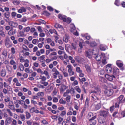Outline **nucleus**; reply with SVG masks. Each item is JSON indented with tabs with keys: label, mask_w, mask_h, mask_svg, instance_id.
<instances>
[{
	"label": "nucleus",
	"mask_w": 125,
	"mask_h": 125,
	"mask_svg": "<svg viewBox=\"0 0 125 125\" xmlns=\"http://www.w3.org/2000/svg\"><path fill=\"white\" fill-rule=\"evenodd\" d=\"M90 95H91V99L95 102H96L97 100H99V95L97 92L94 91H91L90 92Z\"/></svg>",
	"instance_id": "f257e3e1"
},
{
	"label": "nucleus",
	"mask_w": 125,
	"mask_h": 125,
	"mask_svg": "<svg viewBox=\"0 0 125 125\" xmlns=\"http://www.w3.org/2000/svg\"><path fill=\"white\" fill-rule=\"evenodd\" d=\"M3 85L4 88L3 89V92L5 94H7L11 89L10 86L7 83L5 82H4Z\"/></svg>",
	"instance_id": "f03ea898"
},
{
	"label": "nucleus",
	"mask_w": 125,
	"mask_h": 125,
	"mask_svg": "<svg viewBox=\"0 0 125 125\" xmlns=\"http://www.w3.org/2000/svg\"><path fill=\"white\" fill-rule=\"evenodd\" d=\"M94 51L93 50L89 49L88 51H86L85 52V55L89 58H91L92 57V55L94 54L95 55L94 52Z\"/></svg>",
	"instance_id": "7ed1b4c3"
},
{
	"label": "nucleus",
	"mask_w": 125,
	"mask_h": 125,
	"mask_svg": "<svg viewBox=\"0 0 125 125\" xmlns=\"http://www.w3.org/2000/svg\"><path fill=\"white\" fill-rule=\"evenodd\" d=\"M52 75L53 77L55 79H56L57 77V75L60 74V72L57 70L56 67H55L53 68L52 69Z\"/></svg>",
	"instance_id": "20e7f679"
},
{
	"label": "nucleus",
	"mask_w": 125,
	"mask_h": 125,
	"mask_svg": "<svg viewBox=\"0 0 125 125\" xmlns=\"http://www.w3.org/2000/svg\"><path fill=\"white\" fill-rule=\"evenodd\" d=\"M68 72L69 73L70 76H72L74 74V72L73 71V67L70 65L68 64L67 65Z\"/></svg>",
	"instance_id": "39448f33"
},
{
	"label": "nucleus",
	"mask_w": 125,
	"mask_h": 125,
	"mask_svg": "<svg viewBox=\"0 0 125 125\" xmlns=\"http://www.w3.org/2000/svg\"><path fill=\"white\" fill-rule=\"evenodd\" d=\"M117 100L119 103H123L125 102V97L123 95H121L117 98Z\"/></svg>",
	"instance_id": "423d86ee"
},
{
	"label": "nucleus",
	"mask_w": 125,
	"mask_h": 125,
	"mask_svg": "<svg viewBox=\"0 0 125 125\" xmlns=\"http://www.w3.org/2000/svg\"><path fill=\"white\" fill-rule=\"evenodd\" d=\"M113 92L112 90H106L104 91L105 95L107 96H109L111 95L113 93Z\"/></svg>",
	"instance_id": "0eeeda50"
},
{
	"label": "nucleus",
	"mask_w": 125,
	"mask_h": 125,
	"mask_svg": "<svg viewBox=\"0 0 125 125\" xmlns=\"http://www.w3.org/2000/svg\"><path fill=\"white\" fill-rule=\"evenodd\" d=\"M108 109H107L106 111H100V115L104 117H106L108 115Z\"/></svg>",
	"instance_id": "6e6552de"
},
{
	"label": "nucleus",
	"mask_w": 125,
	"mask_h": 125,
	"mask_svg": "<svg viewBox=\"0 0 125 125\" xmlns=\"http://www.w3.org/2000/svg\"><path fill=\"white\" fill-rule=\"evenodd\" d=\"M96 118V116H94L91 119H90L89 122L90 125H95L96 124V121L95 120Z\"/></svg>",
	"instance_id": "1a4fd4ad"
},
{
	"label": "nucleus",
	"mask_w": 125,
	"mask_h": 125,
	"mask_svg": "<svg viewBox=\"0 0 125 125\" xmlns=\"http://www.w3.org/2000/svg\"><path fill=\"white\" fill-rule=\"evenodd\" d=\"M10 63L11 65H13V68L14 70H16L17 68L16 63L14 60H10Z\"/></svg>",
	"instance_id": "9d476101"
},
{
	"label": "nucleus",
	"mask_w": 125,
	"mask_h": 125,
	"mask_svg": "<svg viewBox=\"0 0 125 125\" xmlns=\"http://www.w3.org/2000/svg\"><path fill=\"white\" fill-rule=\"evenodd\" d=\"M106 71L108 73H110L112 71L111 68V64H109L106 66L105 68Z\"/></svg>",
	"instance_id": "9b49d317"
},
{
	"label": "nucleus",
	"mask_w": 125,
	"mask_h": 125,
	"mask_svg": "<svg viewBox=\"0 0 125 125\" xmlns=\"http://www.w3.org/2000/svg\"><path fill=\"white\" fill-rule=\"evenodd\" d=\"M13 81L14 82L13 84L15 83V85L17 86H20L21 85V84L19 82L17 78H14L13 80Z\"/></svg>",
	"instance_id": "f8f14e48"
},
{
	"label": "nucleus",
	"mask_w": 125,
	"mask_h": 125,
	"mask_svg": "<svg viewBox=\"0 0 125 125\" xmlns=\"http://www.w3.org/2000/svg\"><path fill=\"white\" fill-rule=\"evenodd\" d=\"M54 26L55 28L60 29V30L62 31V33H63L64 32V31L63 28L61 25L59 24L58 23H55Z\"/></svg>",
	"instance_id": "ddd939ff"
},
{
	"label": "nucleus",
	"mask_w": 125,
	"mask_h": 125,
	"mask_svg": "<svg viewBox=\"0 0 125 125\" xmlns=\"http://www.w3.org/2000/svg\"><path fill=\"white\" fill-rule=\"evenodd\" d=\"M105 77L106 79L110 81H112L113 78H115V77L114 75L110 76L108 74H107L105 75Z\"/></svg>",
	"instance_id": "4468645a"
},
{
	"label": "nucleus",
	"mask_w": 125,
	"mask_h": 125,
	"mask_svg": "<svg viewBox=\"0 0 125 125\" xmlns=\"http://www.w3.org/2000/svg\"><path fill=\"white\" fill-rule=\"evenodd\" d=\"M75 59L78 63H82L84 60L82 58H80L78 56H76Z\"/></svg>",
	"instance_id": "2eb2a0df"
},
{
	"label": "nucleus",
	"mask_w": 125,
	"mask_h": 125,
	"mask_svg": "<svg viewBox=\"0 0 125 125\" xmlns=\"http://www.w3.org/2000/svg\"><path fill=\"white\" fill-rule=\"evenodd\" d=\"M70 31L72 32H73L76 31V28L73 24H71L70 25Z\"/></svg>",
	"instance_id": "dca6fc26"
},
{
	"label": "nucleus",
	"mask_w": 125,
	"mask_h": 125,
	"mask_svg": "<svg viewBox=\"0 0 125 125\" xmlns=\"http://www.w3.org/2000/svg\"><path fill=\"white\" fill-rule=\"evenodd\" d=\"M16 33V30L15 29L10 30L8 32V34L10 35H12L15 34Z\"/></svg>",
	"instance_id": "f3484780"
},
{
	"label": "nucleus",
	"mask_w": 125,
	"mask_h": 125,
	"mask_svg": "<svg viewBox=\"0 0 125 125\" xmlns=\"http://www.w3.org/2000/svg\"><path fill=\"white\" fill-rule=\"evenodd\" d=\"M102 55L103 57V58L102 61V62L103 64H105L107 63L106 61V58L105 56V54L104 53H102Z\"/></svg>",
	"instance_id": "a211bd4d"
},
{
	"label": "nucleus",
	"mask_w": 125,
	"mask_h": 125,
	"mask_svg": "<svg viewBox=\"0 0 125 125\" xmlns=\"http://www.w3.org/2000/svg\"><path fill=\"white\" fill-rule=\"evenodd\" d=\"M9 24L14 27H17L18 25V24L17 23L12 21H10L9 22Z\"/></svg>",
	"instance_id": "6ab92c4d"
},
{
	"label": "nucleus",
	"mask_w": 125,
	"mask_h": 125,
	"mask_svg": "<svg viewBox=\"0 0 125 125\" xmlns=\"http://www.w3.org/2000/svg\"><path fill=\"white\" fill-rule=\"evenodd\" d=\"M23 52L22 51L19 53V55L20 57L21 58H20L19 60L21 62H25V60L23 58L22 56L21 55V53H23Z\"/></svg>",
	"instance_id": "aec40b11"
},
{
	"label": "nucleus",
	"mask_w": 125,
	"mask_h": 125,
	"mask_svg": "<svg viewBox=\"0 0 125 125\" xmlns=\"http://www.w3.org/2000/svg\"><path fill=\"white\" fill-rule=\"evenodd\" d=\"M69 36L66 35H65V36L63 37V41L66 42H67L68 41V39H69Z\"/></svg>",
	"instance_id": "412c9836"
},
{
	"label": "nucleus",
	"mask_w": 125,
	"mask_h": 125,
	"mask_svg": "<svg viewBox=\"0 0 125 125\" xmlns=\"http://www.w3.org/2000/svg\"><path fill=\"white\" fill-rule=\"evenodd\" d=\"M116 64L119 67H121L123 65V63L122 62L118 60L116 61Z\"/></svg>",
	"instance_id": "4be33fe9"
},
{
	"label": "nucleus",
	"mask_w": 125,
	"mask_h": 125,
	"mask_svg": "<svg viewBox=\"0 0 125 125\" xmlns=\"http://www.w3.org/2000/svg\"><path fill=\"white\" fill-rule=\"evenodd\" d=\"M100 49L102 51H105L107 48L106 46L104 44H101L100 47Z\"/></svg>",
	"instance_id": "5701e85b"
},
{
	"label": "nucleus",
	"mask_w": 125,
	"mask_h": 125,
	"mask_svg": "<svg viewBox=\"0 0 125 125\" xmlns=\"http://www.w3.org/2000/svg\"><path fill=\"white\" fill-rule=\"evenodd\" d=\"M45 57V56L44 55H42L38 58V59L40 61L43 62L44 61H45L44 58Z\"/></svg>",
	"instance_id": "b1692460"
},
{
	"label": "nucleus",
	"mask_w": 125,
	"mask_h": 125,
	"mask_svg": "<svg viewBox=\"0 0 125 125\" xmlns=\"http://www.w3.org/2000/svg\"><path fill=\"white\" fill-rule=\"evenodd\" d=\"M11 121L12 120L10 117L7 118L5 120V122L9 124H10L11 123Z\"/></svg>",
	"instance_id": "393cba45"
},
{
	"label": "nucleus",
	"mask_w": 125,
	"mask_h": 125,
	"mask_svg": "<svg viewBox=\"0 0 125 125\" xmlns=\"http://www.w3.org/2000/svg\"><path fill=\"white\" fill-rule=\"evenodd\" d=\"M103 57L102 55V53L101 55H97L95 57V58L97 61H100L102 57Z\"/></svg>",
	"instance_id": "a878e982"
},
{
	"label": "nucleus",
	"mask_w": 125,
	"mask_h": 125,
	"mask_svg": "<svg viewBox=\"0 0 125 125\" xmlns=\"http://www.w3.org/2000/svg\"><path fill=\"white\" fill-rule=\"evenodd\" d=\"M85 66L87 72L88 73L90 72H91V69L90 66L88 65H86Z\"/></svg>",
	"instance_id": "bb28decb"
},
{
	"label": "nucleus",
	"mask_w": 125,
	"mask_h": 125,
	"mask_svg": "<svg viewBox=\"0 0 125 125\" xmlns=\"http://www.w3.org/2000/svg\"><path fill=\"white\" fill-rule=\"evenodd\" d=\"M69 93H70L72 95H74L75 93V91L74 89L73 88H71L70 90L68 89Z\"/></svg>",
	"instance_id": "cd10ccee"
},
{
	"label": "nucleus",
	"mask_w": 125,
	"mask_h": 125,
	"mask_svg": "<svg viewBox=\"0 0 125 125\" xmlns=\"http://www.w3.org/2000/svg\"><path fill=\"white\" fill-rule=\"evenodd\" d=\"M49 31L51 34L54 33L55 34L57 35V33L56 31L54 29H51Z\"/></svg>",
	"instance_id": "c85d7f7f"
},
{
	"label": "nucleus",
	"mask_w": 125,
	"mask_h": 125,
	"mask_svg": "<svg viewBox=\"0 0 125 125\" xmlns=\"http://www.w3.org/2000/svg\"><path fill=\"white\" fill-rule=\"evenodd\" d=\"M71 20L70 18H66V17H65V19H64V21L68 23H70L71 21Z\"/></svg>",
	"instance_id": "c756f323"
},
{
	"label": "nucleus",
	"mask_w": 125,
	"mask_h": 125,
	"mask_svg": "<svg viewBox=\"0 0 125 125\" xmlns=\"http://www.w3.org/2000/svg\"><path fill=\"white\" fill-rule=\"evenodd\" d=\"M33 66H32V68L33 69H34L35 67L37 68L38 67V66L39 65V64L38 62H34L33 63Z\"/></svg>",
	"instance_id": "7c9ffc66"
},
{
	"label": "nucleus",
	"mask_w": 125,
	"mask_h": 125,
	"mask_svg": "<svg viewBox=\"0 0 125 125\" xmlns=\"http://www.w3.org/2000/svg\"><path fill=\"white\" fill-rule=\"evenodd\" d=\"M74 89L79 93H80L81 90L78 86H76L74 87Z\"/></svg>",
	"instance_id": "2f4dec72"
},
{
	"label": "nucleus",
	"mask_w": 125,
	"mask_h": 125,
	"mask_svg": "<svg viewBox=\"0 0 125 125\" xmlns=\"http://www.w3.org/2000/svg\"><path fill=\"white\" fill-rule=\"evenodd\" d=\"M19 68L20 71H23L24 69V67L22 64L20 63L19 66Z\"/></svg>",
	"instance_id": "473e14b6"
},
{
	"label": "nucleus",
	"mask_w": 125,
	"mask_h": 125,
	"mask_svg": "<svg viewBox=\"0 0 125 125\" xmlns=\"http://www.w3.org/2000/svg\"><path fill=\"white\" fill-rule=\"evenodd\" d=\"M29 61L28 59L25 60V61L24 62V66L26 67H28L29 65Z\"/></svg>",
	"instance_id": "72a5a7b5"
},
{
	"label": "nucleus",
	"mask_w": 125,
	"mask_h": 125,
	"mask_svg": "<svg viewBox=\"0 0 125 125\" xmlns=\"http://www.w3.org/2000/svg\"><path fill=\"white\" fill-rule=\"evenodd\" d=\"M22 48L24 50L26 51H29L30 50L28 47L24 44H23L22 46Z\"/></svg>",
	"instance_id": "f704fd0d"
},
{
	"label": "nucleus",
	"mask_w": 125,
	"mask_h": 125,
	"mask_svg": "<svg viewBox=\"0 0 125 125\" xmlns=\"http://www.w3.org/2000/svg\"><path fill=\"white\" fill-rule=\"evenodd\" d=\"M7 52L6 50H4L2 52V55L4 56V57H6L7 56Z\"/></svg>",
	"instance_id": "c9c22d12"
},
{
	"label": "nucleus",
	"mask_w": 125,
	"mask_h": 125,
	"mask_svg": "<svg viewBox=\"0 0 125 125\" xmlns=\"http://www.w3.org/2000/svg\"><path fill=\"white\" fill-rule=\"evenodd\" d=\"M37 95L38 97V98L40 96L42 97L44 95V93L42 92H39L37 94Z\"/></svg>",
	"instance_id": "e433bc0d"
},
{
	"label": "nucleus",
	"mask_w": 125,
	"mask_h": 125,
	"mask_svg": "<svg viewBox=\"0 0 125 125\" xmlns=\"http://www.w3.org/2000/svg\"><path fill=\"white\" fill-rule=\"evenodd\" d=\"M87 34H82V36L83 37H85L87 39L89 40L91 38V37L90 35L87 36Z\"/></svg>",
	"instance_id": "4c0bfd02"
},
{
	"label": "nucleus",
	"mask_w": 125,
	"mask_h": 125,
	"mask_svg": "<svg viewBox=\"0 0 125 125\" xmlns=\"http://www.w3.org/2000/svg\"><path fill=\"white\" fill-rule=\"evenodd\" d=\"M6 111L10 116H13V114L10 109H7Z\"/></svg>",
	"instance_id": "58836bf2"
},
{
	"label": "nucleus",
	"mask_w": 125,
	"mask_h": 125,
	"mask_svg": "<svg viewBox=\"0 0 125 125\" xmlns=\"http://www.w3.org/2000/svg\"><path fill=\"white\" fill-rule=\"evenodd\" d=\"M119 72V70L117 68H115L114 69L113 74H116Z\"/></svg>",
	"instance_id": "ea45409f"
},
{
	"label": "nucleus",
	"mask_w": 125,
	"mask_h": 125,
	"mask_svg": "<svg viewBox=\"0 0 125 125\" xmlns=\"http://www.w3.org/2000/svg\"><path fill=\"white\" fill-rule=\"evenodd\" d=\"M94 116L93 113L91 112L89 113L87 115V117L88 118L89 120L90 119H91Z\"/></svg>",
	"instance_id": "a19ab883"
},
{
	"label": "nucleus",
	"mask_w": 125,
	"mask_h": 125,
	"mask_svg": "<svg viewBox=\"0 0 125 125\" xmlns=\"http://www.w3.org/2000/svg\"><path fill=\"white\" fill-rule=\"evenodd\" d=\"M101 106V104L100 103H99L95 105V108L96 110H98L100 108Z\"/></svg>",
	"instance_id": "79ce46f5"
},
{
	"label": "nucleus",
	"mask_w": 125,
	"mask_h": 125,
	"mask_svg": "<svg viewBox=\"0 0 125 125\" xmlns=\"http://www.w3.org/2000/svg\"><path fill=\"white\" fill-rule=\"evenodd\" d=\"M58 18L61 20L64 21V19H65L66 16L64 15H62L59 14L58 15Z\"/></svg>",
	"instance_id": "37998d69"
},
{
	"label": "nucleus",
	"mask_w": 125,
	"mask_h": 125,
	"mask_svg": "<svg viewBox=\"0 0 125 125\" xmlns=\"http://www.w3.org/2000/svg\"><path fill=\"white\" fill-rule=\"evenodd\" d=\"M99 81L103 83L105 82L106 81L105 79L104 78L102 77H99Z\"/></svg>",
	"instance_id": "c03bdc74"
},
{
	"label": "nucleus",
	"mask_w": 125,
	"mask_h": 125,
	"mask_svg": "<svg viewBox=\"0 0 125 125\" xmlns=\"http://www.w3.org/2000/svg\"><path fill=\"white\" fill-rule=\"evenodd\" d=\"M57 55V52H51L50 53L49 55V56L50 57H51L52 56H56Z\"/></svg>",
	"instance_id": "a18cd8bd"
},
{
	"label": "nucleus",
	"mask_w": 125,
	"mask_h": 125,
	"mask_svg": "<svg viewBox=\"0 0 125 125\" xmlns=\"http://www.w3.org/2000/svg\"><path fill=\"white\" fill-rule=\"evenodd\" d=\"M78 84V81L77 80L74 81L72 83V85L73 86L77 85Z\"/></svg>",
	"instance_id": "49530a36"
},
{
	"label": "nucleus",
	"mask_w": 125,
	"mask_h": 125,
	"mask_svg": "<svg viewBox=\"0 0 125 125\" xmlns=\"http://www.w3.org/2000/svg\"><path fill=\"white\" fill-rule=\"evenodd\" d=\"M6 68L7 70L10 72H11L12 70V68L11 66L9 65H6Z\"/></svg>",
	"instance_id": "de8ad7c7"
},
{
	"label": "nucleus",
	"mask_w": 125,
	"mask_h": 125,
	"mask_svg": "<svg viewBox=\"0 0 125 125\" xmlns=\"http://www.w3.org/2000/svg\"><path fill=\"white\" fill-rule=\"evenodd\" d=\"M11 50V53L12 54H14L16 53V50L14 47H12Z\"/></svg>",
	"instance_id": "09e8293b"
},
{
	"label": "nucleus",
	"mask_w": 125,
	"mask_h": 125,
	"mask_svg": "<svg viewBox=\"0 0 125 125\" xmlns=\"http://www.w3.org/2000/svg\"><path fill=\"white\" fill-rule=\"evenodd\" d=\"M76 71L78 73H81V72H82V70L79 67H76Z\"/></svg>",
	"instance_id": "8fccbe9b"
},
{
	"label": "nucleus",
	"mask_w": 125,
	"mask_h": 125,
	"mask_svg": "<svg viewBox=\"0 0 125 125\" xmlns=\"http://www.w3.org/2000/svg\"><path fill=\"white\" fill-rule=\"evenodd\" d=\"M16 112L17 113H22L23 112V110H21V109H15Z\"/></svg>",
	"instance_id": "3c124183"
},
{
	"label": "nucleus",
	"mask_w": 125,
	"mask_h": 125,
	"mask_svg": "<svg viewBox=\"0 0 125 125\" xmlns=\"http://www.w3.org/2000/svg\"><path fill=\"white\" fill-rule=\"evenodd\" d=\"M19 34L20 35V36L23 37L25 36L26 35L24 33V32L23 31H20L19 33Z\"/></svg>",
	"instance_id": "603ef678"
},
{
	"label": "nucleus",
	"mask_w": 125,
	"mask_h": 125,
	"mask_svg": "<svg viewBox=\"0 0 125 125\" xmlns=\"http://www.w3.org/2000/svg\"><path fill=\"white\" fill-rule=\"evenodd\" d=\"M59 103L61 104H65L66 102L64 101L61 98L59 101Z\"/></svg>",
	"instance_id": "864d4df0"
},
{
	"label": "nucleus",
	"mask_w": 125,
	"mask_h": 125,
	"mask_svg": "<svg viewBox=\"0 0 125 125\" xmlns=\"http://www.w3.org/2000/svg\"><path fill=\"white\" fill-rule=\"evenodd\" d=\"M41 80L40 81V82H43L45 81L46 79V77L44 76H42L41 77Z\"/></svg>",
	"instance_id": "5fc2aeb1"
},
{
	"label": "nucleus",
	"mask_w": 125,
	"mask_h": 125,
	"mask_svg": "<svg viewBox=\"0 0 125 125\" xmlns=\"http://www.w3.org/2000/svg\"><path fill=\"white\" fill-rule=\"evenodd\" d=\"M20 118L22 121H24L25 119V116L23 114H21L20 115Z\"/></svg>",
	"instance_id": "6e6d98bb"
},
{
	"label": "nucleus",
	"mask_w": 125,
	"mask_h": 125,
	"mask_svg": "<svg viewBox=\"0 0 125 125\" xmlns=\"http://www.w3.org/2000/svg\"><path fill=\"white\" fill-rule=\"evenodd\" d=\"M6 72L5 70H2L1 73V75L2 77H4L6 75Z\"/></svg>",
	"instance_id": "4d7b16f0"
},
{
	"label": "nucleus",
	"mask_w": 125,
	"mask_h": 125,
	"mask_svg": "<svg viewBox=\"0 0 125 125\" xmlns=\"http://www.w3.org/2000/svg\"><path fill=\"white\" fill-rule=\"evenodd\" d=\"M26 118L27 119H29L31 116L30 114L29 113L27 112H26Z\"/></svg>",
	"instance_id": "13d9d810"
},
{
	"label": "nucleus",
	"mask_w": 125,
	"mask_h": 125,
	"mask_svg": "<svg viewBox=\"0 0 125 125\" xmlns=\"http://www.w3.org/2000/svg\"><path fill=\"white\" fill-rule=\"evenodd\" d=\"M69 93V92L68 89H67L66 90V92L64 93L63 96L64 97H66L68 96H69V95H68Z\"/></svg>",
	"instance_id": "bf43d9fd"
},
{
	"label": "nucleus",
	"mask_w": 125,
	"mask_h": 125,
	"mask_svg": "<svg viewBox=\"0 0 125 125\" xmlns=\"http://www.w3.org/2000/svg\"><path fill=\"white\" fill-rule=\"evenodd\" d=\"M10 13L9 12H5L4 13V16L6 18H9L10 17Z\"/></svg>",
	"instance_id": "052dcab7"
},
{
	"label": "nucleus",
	"mask_w": 125,
	"mask_h": 125,
	"mask_svg": "<svg viewBox=\"0 0 125 125\" xmlns=\"http://www.w3.org/2000/svg\"><path fill=\"white\" fill-rule=\"evenodd\" d=\"M96 42L94 41L91 42L90 44V46L92 47H94L95 46H96Z\"/></svg>",
	"instance_id": "680f3d73"
},
{
	"label": "nucleus",
	"mask_w": 125,
	"mask_h": 125,
	"mask_svg": "<svg viewBox=\"0 0 125 125\" xmlns=\"http://www.w3.org/2000/svg\"><path fill=\"white\" fill-rule=\"evenodd\" d=\"M4 100L6 103H9L10 101V98L7 96V97L5 98Z\"/></svg>",
	"instance_id": "e2e57ef3"
},
{
	"label": "nucleus",
	"mask_w": 125,
	"mask_h": 125,
	"mask_svg": "<svg viewBox=\"0 0 125 125\" xmlns=\"http://www.w3.org/2000/svg\"><path fill=\"white\" fill-rule=\"evenodd\" d=\"M114 4L115 5L117 6H119L120 5L119 2V0H115Z\"/></svg>",
	"instance_id": "0e129e2a"
},
{
	"label": "nucleus",
	"mask_w": 125,
	"mask_h": 125,
	"mask_svg": "<svg viewBox=\"0 0 125 125\" xmlns=\"http://www.w3.org/2000/svg\"><path fill=\"white\" fill-rule=\"evenodd\" d=\"M120 103H119L117 101V102L115 103V108H119V105Z\"/></svg>",
	"instance_id": "69168bd1"
},
{
	"label": "nucleus",
	"mask_w": 125,
	"mask_h": 125,
	"mask_svg": "<svg viewBox=\"0 0 125 125\" xmlns=\"http://www.w3.org/2000/svg\"><path fill=\"white\" fill-rule=\"evenodd\" d=\"M37 75V73L36 72H32L31 74V76L33 77H35Z\"/></svg>",
	"instance_id": "338daca9"
},
{
	"label": "nucleus",
	"mask_w": 125,
	"mask_h": 125,
	"mask_svg": "<svg viewBox=\"0 0 125 125\" xmlns=\"http://www.w3.org/2000/svg\"><path fill=\"white\" fill-rule=\"evenodd\" d=\"M18 101L19 104H21V105H23L25 103V102L23 100H19Z\"/></svg>",
	"instance_id": "774afa93"
}]
</instances>
